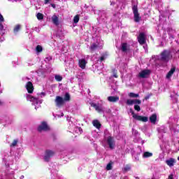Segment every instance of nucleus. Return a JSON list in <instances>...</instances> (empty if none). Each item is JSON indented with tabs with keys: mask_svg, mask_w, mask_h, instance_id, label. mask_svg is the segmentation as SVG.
Here are the masks:
<instances>
[{
	"mask_svg": "<svg viewBox=\"0 0 179 179\" xmlns=\"http://www.w3.org/2000/svg\"><path fill=\"white\" fill-rule=\"evenodd\" d=\"M27 100H30V101H34L36 104H38V98H36L30 94L27 96Z\"/></svg>",
	"mask_w": 179,
	"mask_h": 179,
	"instance_id": "obj_15",
	"label": "nucleus"
},
{
	"mask_svg": "<svg viewBox=\"0 0 179 179\" xmlns=\"http://www.w3.org/2000/svg\"><path fill=\"white\" fill-rule=\"evenodd\" d=\"M129 170H131V166L129 165H126V166L123 169L124 172L129 171Z\"/></svg>",
	"mask_w": 179,
	"mask_h": 179,
	"instance_id": "obj_34",
	"label": "nucleus"
},
{
	"mask_svg": "<svg viewBox=\"0 0 179 179\" xmlns=\"http://www.w3.org/2000/svg\"><path fill=\"white\" fill-rule=\"evenodd\" d=\"M108 101H110V103H117V101H120V96H108Z\"/></svg>",
	"mask_w": 179,
	"mask_h": 179,
	"instance_id": "obj_12",
	"label": "nucleus"
},
{
	"mask_svg": "<svg viewBox=\"0 0 179 179\" xmlns=\"http://www.w3.org/2000/svg\"><path fill=\"white\" fill-rule=\"evenodd\" d=\"M41 94H43V96H45V93H44V92H41Z\"/></svg>",
	"mask_w": 179,
	"mask_h": 179,
	"instance_id": "obj_43",
	"label": "nucleus"
},
{
	"mask_svg": "<svg viewBox=\"0 0 179 179\" xmlns=\"http://www.w3.org/2000/svg\"><path fill=\"white\" fill-rule=\"evenodd\" d=\"M172 58L173 55L170 50H164L160 54V61H162V62H169Z\"/></svg>",
	"mask_w": 179,
	"mask_h": 179,
	"instance_id": "obj_1",
	"label": "nucleus"
},
{
	"mask_svg": "<svg viewBox=\"0 0 179 179\" xmlns=\"http://www.w3.org/2000/svg\"><path fill=\"white\" fill-rule=\"evenodd\" d=\"M150 121L152 124H156V121H157V115L156 114H152L150 117Z\"/></svg>",
	"mask_w": 179,
	"mask_h": 179,
	"instance_id": "obj_18",
	"label": "nucleus"
},
{
	"mask_svg": "<svg viewBox=\"0 0 179 179\" xmlns=\"http://www.w3.org/2000/svg\"><path fill=\"white\" fill-rule=\"evenodd\" d=\"M78 65L81 69H85L86 68V59H81L78 61Z\"/></svg>",
	"mask_w": 179,
	"mask_h": 179,
	"instance_id": "obj_14",
	"label": "nucleus"
},
{
	"mask_svg": "<svg viewBox=\"0 0 179 179\" xmlns=\"http://www.w3.org/2000/svg\"><path fill=\"white\" fill-rule=\"evenodd\" d=\"M0 30H1V31H2V30H3V24L1 22H0Z\"/></svg>",
	"mask_w": 179,
	"mask_h": 179,
	"instance_id": "obj_38",
	"label": "nucleus"
},
{
	"mask_svg": "<svg viewBox=\"0 0 179 179\" xmlns=\"http://www.w3.org/2000/svg\"><path fill=\"white\" fill-rule=\"evenodd\" d=\"M17 145V140H14L10 144V148H15Z\"/></svg>",
	"mask_w": 179,
	"mask_h": 179,
	"instance_id": "obj_31",
	"label": "nucleus"
},
{
	"mask_svg": "<svg viewBox=\"0 0 179 179\" xmlns=\"http://www.w3.org/2000/svg\"><path fill=\"white\" fill-rule=\"evenodd\" d=\"M178 162H179V157H178Z\"/></svg>",
	"mask_w": 179,
	"mask_h": 179,
	"instance_id": "obj_46",
	"label": "nucleus"
},
{
	"mask_svg": "<svg viewBox=\"0 0 179 179\" xmlns=\"http://www.w3.org/2000/svg\"><path fill=\"white\" fill-rule=\"evenodd\" d=\"M92 124L97 129H100V128H101V124H100V122L97 120H93Z\"/></svg>",
	"mask_w": 179,
	"mask_h": 179,
	"instance_id": "obj_19",
	"label": "nucleus"
},
{
	"mask_svg": "<svg viewBox=\"0 0 179 179\" xmlns=\"http://www.w3.org/2000/svg\"><path fill=\"white\" fill-rule=\"evenodd\" d=\"M5 22V18H3V15L0 14V22Z\"/></svg>",
	"mask_w": 179,
	"mask_h": 179,
	"instance_id": "obj_37",
	"label": "nucleus"
},
{
	"mask_svg": "<svg viewBox=\"0 0 179 179\" xmlns=\"http://www.w3.org/2000/svg\"><path fill=\"white\" fill-rule=\"evenodd\" d=\"M36 17L38 20H43V19H44V15H43L41 13H38L36 15Z\"/></svg>",
	"mask_w": 179,
	"mask_h": 179,
	"instance_id": "obj_26",
	"label": "nucleus"
},
{
	"mask_svg": "<svg viewBox=\"0 0 179 179\" xmlns=\"http://www.w3.org/2000/svg\"><path fill=\"white\" fill-rule=\"evenodd\" d=\"M55 155V152L51 150H46L45 151V156H44V161L45 162H50V159L51 157H53V156Z\"/></svg>",
	"mask_w": 179,
	"mask_h": 179,
	"instance_id": "obj_5",
	"label": "nucleus"
},
{
	"mask_svg": "<svg viewBox=\"0 0 179 179\" xmlns=\"http://www.w3.org/2000/svg\"><path fill=\"white\" fill-rule=\"evenodd\" d=\"M50 1L51 0H45V5L50 3Z\"/></svg>",
	"mask_w": 179,
	"mask_h": 179,
	"instance_id": "obj_41",
	"label": "nucleus"
},
{
	"mask_svg": "<svg viewBox=\"0 0 179 179\" xmlns=\"http://www.w3.org/2000/svg\"><path fill=\"white\" fill-rule=\"evenodd\" d=\"M20 29H22V25H20V24L15 25V27L13 29V33L15 34H17V33H19V31H20Z\"/></svg>",
	"mask_w": 179,
	"mask_h": 179,
	"instance_id": "obj_21",
	"label": "nucleus"
},
{
	"mask_svg": "<svg viewBox=\"0 0 179 179\" xmlns=\"http://www.w3.org/2000/svg\"><path fill=\"white\" fill-rule=\"evenodd\" d=\"M130 112L131 113V115H133V118L134 120H136V121H141L142 122H148V118L146 116H142V115H138L135 114V112L132 110V109H130Z\"/></svg>",
	"mask_w": 179,
	"mask_h": 179,
	"instance_id": "obj_3",
	"label": "nucleus"
},
{
	"mask_svg": "<svg viewBox=\"0 0 179 179\" xmlns=\"http://www.w3.org/2000/svg\"><path fill=\"white\" fill-rule=\"evenodd\" d=\"M134 104H142V101L139 99H133Z\"/></svg>",
	"mask_w": 179,
	"mask_h": 179,
	"instance_id": "obj_30",
	"label": "nucleus"
},
{
	"mask_svg": "<svg viewBox=\"0 0 179 179\" xmlns=\"http://www.w3.org/2000/svg\"><path fill=\"white\" fill-rule=\"evenodd\" d=\"M55 80H57V82H61L62 80V76H61L60 75H55Z\"/></svg>",
	"mask_w": 179,
	"mask_h": 179,
	"instance_id": "obj_28",
	"label": "nucleus"
},
{
	"mask_svg": "<svg viewBox=\"0 0 179 179\" xmlns=\"http://www.w3.org/2000/svg\"><path fill=\"white\" fill-rule=\"evenodd\" d=\"M150 75V70L149 69H145L143 70L141 72L138 73V78H141L142 79H145L148 78Z\"/></svg>",
	"mask_w": 179,
	"mask_h": 179,
	"instance_id": "obj_8",
	"label": "nucleus"
},
{
	"mask_svg": "<svg viewBox=\"0 0 179 179\" xmlns=\"http://www.w3.org/2000/svg\"><path fill=\"white\" fill-rule=\"evenodd\" d=\"M38 132H43L44 131L45 132H47L50 131V126H48V124H47V122H41V125L38 127Z\"/></svg>",
	"mask_w": 179,
	"mask_h": 179,
	"instance_id": "obj_4",
	"label": "nucleus"
},
{
	"mask_svg": "<svg viewBox=\"0 0 179 179\" xmlns=\"http://www.w3.org/2000/svg\"><path fill=\"white\" fill-rule=\"evenodd\" d=\"M52 8H55V4H52Z\"/></svg>",
	"mask_w": 179,
	"mask_h": 179,
	"instance_id": "obj_45",
	"label": "nucleus"
},
{
	"mask_svg": "<svg viewBox=\"0 0 179 179\" xmlns=\"http://www.w3.org/2000/svg\"><path fill=\"white\" fill-rule=\"evenodd\" d=\"M132 10L134 15V22H136V23H139V22H141V20L142 19V17L141 16V14H139V12L138 11V6H133Z\"/></svg>",
	"mask_w": 179,
	"mask_h": 179,
	"instance_id": "obj_2",
	"label": "nucleus"
},
{
	"mask_svg": "<svg viewBox=\"0 0 179 179\" xmlns=\"http://www.w3.org/2000/svg\"><path fill=\"white\" fill-rule=\"evenodd\" d=\"M96 48H99V45L96 44L95 43H92L90 48V50L91 51H95Z\"/></svg>",
	"mask_w": 179,
	"mask_h": 179,
	"instance_id": "obj_22",
	"label": "nucleus"
},
{
	"mask_svg": "<svg viewBox=\"0 0 179 179\" xmlns=\"http://www.w3.org/2000/svg\"><path fill=\"white\" fill-rule=\"evenodd\" d=\"M129 97H131L133 99H138L139 97V94H135L134 92H130L129 94Z\"/></svg>",
	"mask_w": 179,
	"mask_h": 179,
	"instance_id": "obj_25",
	"label": "nucleus"
},
{
	"mask_svg": "<svg viewBox=\"0 0 179 179\" xmlns=\"http://www.w3.org/2000/svg\"><path fill=\"white\" fill-rule=\"evenodd\" d=\"M64 101H71V95L69 93L66 92L64 95V98L63 99Z\"/></svg>",
	"mask_w": 179,
	"mask_h": 179,
	"instance_id": "obj_23",
	"label": "nucleus"
},
{
	"mask_svg": "<svg viewBox=\"0 0 179 179\" xmlns=\"http://www.w3.org/2000/svg\"><path fill=\"white\" fill-rule=\"evenodd\" d=\"M150 97V96L148 95L145 97V100H149V98Z\"/></svg>",
	"mask_w": 179,
	"mask_h": 179,
	"instance_id": "obj_42",
	"label": "nucleus"
},
{
	"mask_svg": "<svg viewBox=\"0 0 179 179\" xmlns=\"http://www.w3.org/2000/svg\"><path fill=\"white\" fill-rule=\"evenodd\" d=\"M166 163L167 166H169V167H173V166H174V163H176V159L174 158H171L170 159L166 160Z\"/></svg>",
	"mask_w": 179,
	"mask_h": 179,
	"instance_id": "obj_16",
	"label": "nucleus"
},
{
	"mask_svg": "<svg viewBox=\"0 0 179 179\" xmlns=\"http://www.w3.org/2000/svg\"><path fill=\"white\" fill-rule=\"evenodd\" d=\"M134 110H136V111H141V106H139V105H134Z\"/></svg>",
	"mask_w": 179,
	"mask_h": 179,
	"instance_id": "obj_35",
	"label": "nucleus"
},
{
	"mask_svg": "<svg viewBox=\"0 0 179 179\" xmlns=\"http://www.w3.org/2000/svg\"><path fill=\"white\" fill-rule=\"evenodd\" d=\"M79 131H80V127L79 128Z\"/></svg>",
	"mask_w": 179,
	"mask_h": 179,
	"instance_id": "obj_47",
	"label": "nucleus"
},
{
	"mask_svg": "<svg viewBox=\"0 0 179 179\" xmlns=\"http://www.w3.org/2000/svg\"><path fill=\"white\" fill-rule=\"evenodd\" d=\"M90 106L91 107L95 108L96 111H97L98 113H101V111H103V106H99L95 103H90Z\"/></svg>",
	"mask_w": 179,
	"mask_h": 179,
	"instance_id": "obj_11",
	"label": "nucleus"
},
{
	"mask_svg": "<svg viewBox=\"0 0 179 179\" xmlns=\"http://www.w3.org/2000/svg\"><path fill=\"white\" fill-rule=\"evenodd\" d=\"M107 143L111 150H113V149H114V148H115V141H114V138H113V136L108 137Z\"/></svg>",
	"mask_w": 179,
	"mask_h": 179,
	"instance_id": "obj_9",
	"label": "nucleus"
},
{
	"mask_svg": "<svg viewBox=\"0 0 179 179\" xmlns=\"http://www.w3.org/2000/svg\"><path fill=\"white\" fill-rule=\"evenodd\" d=\"M174 72H176V67H173L171 69V70L166 74V78L170 79V77L173 76V75L174 74Z\"/></svg>",
	"mask_w": 179,
	"mask_h": 179,
	"instance_id": "obj_17",
	"label": "nucleus"
},
{
	"mask_svg": "<svg viewBox=\"0 0 179 179\" xmlns=\"http://www.w3.org/2000/svg\"><path fill=\"white\" fill-rule=\"evenodd\" d=\"M168 179H174L173 174L169 175Z\"/></svg>",
	"mask_w": 179,
	"mask_h": 179,
	"instance_id": "obj_40",
	"label": "nucleus"
},
{
	"mask_svg": "<svg viewBox=\"0 0 179 179\" xmlns=\"http://www.w3.org/2000/svg\"><path fill=\"white\" fill-rule=\"evenodd\" d=\"M127 104L128 106H132V104H134V99H128L127 101Z\"/></svg>",
	"mask_w": 179,
	"mask_h": 179,
	"instance_id": "obj_33",
	"label": "nucleus"
},
{
	"mask_svg": "<svg viewBox=\"0 0 179 179\" xmlns=\"http://www.w3.org/2000/svg\"><path fill=\"white\" fill-rule=\"evenodd\" d=\"M152 156H153V153L150 152H145L143 153V157L148 158V157H152Z\"/></svg>",
	"mask_w": 179,
	"mask_h": 179,
	"instance_id": "obj_24",
	"label": "nucleus"
},
{
	"mask_svg": "<svg viewBox=\"0 0 179 179\" xmlns=\"http://www.w3.org/2000/svg\"><path fill=\"white\" fill-rule=\"evenodd\" d=\"M79 19H80V17H79V15H76L74 17H73V22L74 23H79Z\"/></svg>",
	"mask_w": 179,
	"mask_h": 179,
	"instance_id": "obj_29",
	"label": "nucleus"
},
{
	"mask_svg": "<svg viewBox=\"0 0 179 179\" xmlns=\"http://www.w3.org/2000/svg\"><path fill=\"white\" fill-rule=\"evenodd\" d=\"M137 40L141 45L146 44V35H145V33H140L138 36L137 37Z\"/></svg>",
	"mask_w": 179,
	"mask_h": 179,
	"instance_id": "obj_6",
	"label": "nucleus"
},
{
	"mask_svg": "<svg viewBox=\"0 0 179 179\" xmlns=\"http://www.w3.org/2000/svg\"><path fill=\"white\" fill-rule=\"evenodd\" d=\"M112 72L113 73V78H118V75H117V70L115 69H112Z\"/></svg>",
	"mask_w": 179,
	"mask_h": 179,
	"instance_id": "obj_32",
	"label": "nucleus"
},
{
	"mask_svg": "<svg viewBox=\"0 0 179 179\" xmlns=\"http://www.w3.org/2000/svg\"><path fill=\"white\" fill-rule=\"evenodd\" d=\"M128 43H123L121 44V50L123 52H127L128 51Z\"/></svg>",
	"mask_w": 179,
	"mask_h": 179,
	"instance_id": "obj_20",
	"label": "nucleus"
},
{
	"mask_svg": "<svg viewBox=\"0 0 179 179\" xmlns=\"http://www.w3.org/2000/svg\"><path fill=\"white\" fill-rule=\"evenodd\" d=\"M36 52H43V46L38 45L36 48Z\"/></svg>",
	"mask_w": 179,
	"mask_h": 179,
	"instance_id": "obj_27",
	"label": "nucleus"
},
{
	"mask_svg": "<svg viewBox=\"0 0 179 179\" xmlns=\"http://www.w3.org/2000/svg\"><path fill=\"white\" fill-rule=\"evenodd\" d=\"M55 103L57 107H61L62 106H64L65 101H64V98H62V96H57L55 99Z\"/></svg>",
	"mask_w": 179,
	"mask_h": 179,
	"instance_id": "obj_7",
	"label": "nucleus"
},
{
	"mask_svg": "<svg viewBox=\"0 0 179 179\" xmlns=\"http://www.w3.org/2000/svg\"><path fill=\"white\" fill-rule=\"evenodd\" d=\"M52 22L53 24H55V26H59V19L58 18V16H57L56 15H54L52 17Z\"/></svg>",
	"mask_w": 179,
	"mask_h": 179,
	"instance_id": "obj_13",
	"label": "nucleus"
},
{
	"mask_svg": "<svg viewBox=\"0 0 179 179\" xmlns=\"http://www.w3.org/2000/svg\"><path fill=\"white\" fill-rule=\"evenodd\" d=\"M26 89L28 93H29V94H31V93L34 92V87L33 86V83H31V81L27 82L26 85Z\"/></svg>",
	"mask_w": 179,
	"mask_h": 179,
	"instance_id": "obj_10",
	"label": "nucleus"
},
{
	"mask_svg": "<svg viewBox=\"0 0 179 179\" xmlns=\"http://www.w3.org/2000/svg\"><path fill=\"white\" fill-rule=\"evenodd\" d=\"M113 169V166L110 163L108 164L106 166V170H111Z\"/></svg>",
	"mask_w": 179,
	"mask_h": 179,
	"instance_id": "obj_36",
	"label": "nucleus"
},
{
	"mask_svg": "<svg viewBox=\"0 0 179 179\" xmlns=\"http://www.w3.org/2000/svg\"><path fill=\"white\" fill-rule=\"evenodd\" d=\"M99 59H100L101 62H103V61H104V59H105L104 56H101Z\"/></svg>",
	"mask_w": 179,
	"mask_h": 179,
	"instance_id": "obj_39",
	"label": "nucleus"
},
{
	"mask_svg": "<svg viewBox=\"0 0 179 179\" xmlns=\"http://www.w3.org/2000/svg\"><path fill=\"white\" fill-rule=\"evenodd\" d=\"M2 104H3V103L0 101V106H2Z\"/></svg>",
	"mask_w": 179,
	"mask_h": 179,
	"instance_id": "obj_44",
	"label": "nucleus"
},
{
	"mask_svg": "<svg viewBox=\"0 0 179 179\" xmlns=\"http://www.w3.org/2000/svg\"><path fill=\"white\" fill-rule=\"evenodd\" d=\"M152 179H153V178H152Z\"/></svg>",
	"mask_w": 179,
	"mask_h": 179,
	"instance_id": "obj_48",
	"label": "nucleus"
}]
</instances>
